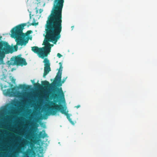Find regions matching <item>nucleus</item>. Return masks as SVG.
<instances>
[{
  "label": "nucleus",
  "instance_id": "nucleus-1",
  "mask_svg": "<svg viewBox=\"0 0 157 157\" xmlns=\"http://www.w3.org/2000/svg\"><path fill=\"white\" fill-rule=\"evenodd\" d=\"M64 0H54L53 8L49 15L45 26V39L43 44L44 46L39 48L37 46L32 47V50L37 54L42 59L47 56L51 52L53 44L49 42L56 44L61 37L62 30V10Z\"/></svg>",
  "mask_w": 157,
  "mask_h": 157
},
{
  "label": "nucleus",
  "instance_id": "nucleus-8",
  "mask_svg": "<svg viewBox=\"0 0 157 157\" xmlns=\"http://www.w3.org/2000/svg\"><path fill=\"white\" fill-rule=\"evenodd\" d=\"M43 62L44 63V71L43 77H45V76L51 71L50 64L49 60L47 58H45Z\"/></svg>",
  "mask_w": 157,
  "mask_h": 157
},
{
  "label": "nucleus",
  "instance_id": "nucleus-18",
  "mask_svg": "<svg viewBox=\"0 0 157 157\" xmlns=\"http://www.w3.org/2000/svg\"><path fill=\"white\" fill-rule=\"evenodd\" d=\"M43 11V10L42 9H40L39 10V13H41Z\"/></svg>",
  "mask_w": 157,
  "mask_h": 157
},
{
  "label": "nucleus",
  "instance_id": "nucleus-7",
  "mask_svg": "<svg viewBox=\"0 0 157 157\" xmlns=\"http://www.w3.org/2000/svg\"><path fill=\"white\" fill-rule=\"evenodd\" d=\"M7 63L9 65L21 66L26 65L27 64L25 59L21 57L20 55L12 57Z\"/></svg>",
  "mask_w": 157,
  "mask_h": 157
},
{
  "label": "nucleus",
  "instance_id": "nucleus-23",
  "mask_svg": "<svg viewBox=\"0 0 157 157\" xmlns=\"http://www.w3.org/2000/svg\"><path fill=\"white\" fill-rule=\"evenodd\" d=\"M15 80L14 79H13V82H15Z\"/></svg>",
  "mask_w": 157,
  "mask_h": 157
},
{
  "label": "nucleus",
  "instance_id": "nucleus-10",
  "mask_svg": "<svg viewBox=\"0 0 157 157\" xmlns=\"http://www.w3.org/2000/svg\"><path fill=\"white\" fill-rule=\"evenodd\" d=\"M16 88L14 87L11 89H9L7 90L6 92V94L10 96H12L14 95L16 93Z\"/></svg>",
  "mask_w": 157,
  "mask_h": 157
},
{
  "label": "nucleus",
  "instance_id": "nucleus-12",
  "mask_svg": "<svg viewBox=\"0 0 157 157\" xmlns=\"http://www.w3.org/2000/svg\"><path fill=\"white\" fill-rule=\"evenodd\" d=\"M41 84L42 85L45 87H48L50 85L49 82L47 81H42Z\"/></svg>",
  "mask_w": 157,
  "mask_h": 157
},
{
  "label": "nucleus",
  "instance_id": "nucleus-14",
  "mask_svg": "<svg viewBox=\"0 0 157 157\" xmlns=\"http://www.w3.org/2000/svg\"><path fill=\"white\" fill-rule=\"evenodd\" d=\"M34 86L36 88H39L40 86L41 85L38 82L37 83H34L33 84Z\"/></svg>",
  "mask_w": 157,
  "mask_h": 157
},
{
  "label": "nucleus",
  "instance_id": "nucleus-9",
  "mask_svg": "<svg viewBox=\"0 0 157 157\" xmlns=\"http://www.w3.org/2000/svg\"><path fill=\"white\" fill-rule=\"evenodd\" d=\"M59 68L58 69V71L57 73V75L54 79V83H56L57 82L60 81L61 78V75L63 67L62 66V63L59 62Z\"/></svg>",
  "mask_w": 157,
  "mask_h": 157
},
{
  "label": "nucleus",
  "instance_id": "nucleus-4",
  "mask_svg": "<svg viewBox=\"0 0 157 157\" xmlns=\"http://www.w3.org/2000/svg\"><path fill=\"white\" fill-rule=\"evenodd\" d=\"M2 36H0V65L5 64L4 59L6 55L13 52V48L7 42L2 40Z\"/></svg>",
  "mask_w": 157,
  "mask_h": 157
},
{
  "label": "nucleus",
  "instance_id": "nucleus-17",
  "mask_svg": "<svg viewBox=\"0 0 157 157\" xmlns=\"http://www.w3.org/2000/svg\"><path fill=\"white\" fill-rule=\"evenodd\" d=\"M35 9L36 10V14H37L38 13V9H37V7H36Z\"/></svg>",
  "mask_w": 157,
  "mask_h": 157
},
{
  "label": "nucleus",
  "instance_id": "nucleus-5",
  "mask_svg": "<svg viewBox=\"0 0 157 157\" xmlns=\"http://www.w3.org/2000/svg\"><path fill=\"white\" fill-rule=\"evenodd\" d=\"M48 110L49 113L52 115H54L56 114L57 111H59L62 114H65L66 116L67 119L73 125L75 123L70 117L69 114L66 113V109L62 105H58L57 104L53 103V105L51 106L48 108Z\"/></svg>",
  "mask_w": 157,
  "mask_h": 157
},
{
  "label": "nucleus",
  "instance_id": "nucleus-27",
  "mask_svg": "<svg viewBox=\"0 0 157 157\" xmlns=\"http://www.w3.org/2000/svg\"><path fill=\"white\" fill-rule=\"evenodd\" d=\"M74 27V26H72L71 28H72V29H73V28Z\"/></svg>",
  "mask_w": 157,
  "mask_h": 157
},
{
  "label": "nucleus",
  "instance_id": "nucleus-16",
  "mask_svg": "<svg viewBox=\"0 0 157 157\" xmlns=\"http://www.w3.org/2000/svg\"><path fill=\"white\" fill-rule=\"evenodd\" d=\"M57 56L59 58H60L62 56L60 53H58L57 54Z\"/></svg>",
  "mask_w": 157,
  "mask_h": 157
},
{
  "label": "nucleus",
  "instance_id": "nucleus-2",
  "mask_svg": "<svg viewBox=\"0 0 157 157\" xmlns=\"http://www.w3.org/2000/svg\"><path fill=\"white\" fill-rule=\"evenodd\" d=\"M26 25V23L21 24L15 26L11 30L12 34L15 39L17 45L25 46L28 42L29 39L26 38V36L32 33V31H28L26 34L23 33V30Z\"/></svg>",
  "mask_w": 157,
  "mask_h": 157
},
{
  "label": "nucleus",
  "instance_id": "nucleus-15",
  "mask_svg": "<svg viewBox=\"0 0 157 157\" xmlns=\"http://www.w3.org/2000/svg\"><path fill=\"white\" fill-rule=\"evenodd\" d=\"M33 21H33V23H32L30 25H33V26H36V25H38V22L36 23L34 19H33Z\"/></svg>",
  "mask_w": 157,
  "mask_h": 157
},
{
  "label": "nucleus",
  "instance_id": "nucleus-20",
  "mask_svg": "<svg viewBox=\"0 0 157 157\" xmlns=\"http://www.w3.org/2000/svg\"><path fill=\"white\" fill-rule=\"evenodd\" d=\"M80 105H78L77 106H75V107H76L77 108H78L80 107Z\"/></svg>",
  "mask_w": 157,
  "mask_h": 157
},
{
  "label": "nucleus",
  "instance_id": "nucleus-24",
  "mask_svg": "<svg viewBox=\"0 0 157 157\" xmlns=\"http://www.w3.org/2000/svg\"><path fill=\"white\" fill-rule=\"evenodd\" d=\"M5 108H4L3 109V110H2V111H4V110H5Z\"/></svg>",
  "mask_w": 157,
  "mask_h": 157
},
{
  "label": "nucleus",
  "instance_id": "nucleus-11",
  "mask_svg": "<svg viewBox=\"0 0 157 157\" xmlns=\"http://www.w3.org/2000/svg\"><path fill=\"white\" fill-rule=\"evenodd\" d=\"M47 134L46 133L44 130H43L41 132H40L39 134V138H44L45 137H48Z\"/></svg>",
  "mask_w": 157,
  "mask_h": 157
},
{
  "label": "nucleus",
  "instance_id": "nucleus-19",
  "mask_svg": "<svg viewBox=\"0 0 157 157\" xmlns=\"http://www.w3.org/2000/svg\"><path fill=\"white\" fill-rule=\"evenodd\" d=\"M14 48L15 49V51H17V47L14 46Z\"/></svg>",
  "mask_w": 157,
  "mask_h": 157
},
{
  "label": "nucleus",
  "instance_id": "nucleus-22",
  "mask_svg": "<svg viewBox=\"0 0 157 157\" xmlns=\"http://www.w3.org/2000/svg\"><path fill=\"white\" fill-rule=\"evenodd\" d=\"M37 157H43V155L40 156L38 155V156Z\"/></svg>",
  "mask_w": 157,
  "mask_h": 157
},
{
  "label": "nucleus",
  "instance_id": "nucleus-6",
  "mask_svg": "<svg viewBox=\"0 0 157 157\" xmlns=\"http://www.w3.org/2000/svg\"><path fill=\"white\" fill-rule=\"evenodd\" d=\"M67 77L64 78L62 81L61 80L60 81L54 83V81L52 83V84L54 86V89H53V92L55 93L54 94V97L61 98L62 99H64V95L61 87L59 88L57 87L56 86L59 87L61 86L62 84L65 81Z\"/></svg>",
  "mask_w": 157,
  "mask_h": 157
},
{
  "label": "nucleus",
  "instance_id": "nucleus-13",
  "mask_svg": "<svg viewBox=\"0 0 157 157\" xmlns=\"http://www.w3.org/2000/svg\"><path fill=\"white\" fill-rule=\"evenodd\" d=\"M19 88L23 89H27V86L25 85H20L19 86Z\"/></svg>",
  "mask_w": 157,
  "mask_h": 157
},
{
  "label": "nucleus",
  "instance_id": "nucleus-21",
  "mask_svg": "<svg viewBox=\"0 0 157 157\" xmlns=\"http://www.w3.org/2000/svg\"><path fill=\"white\" fill-rule=\"evenodd\" d=\"M31 81L32 82V83L34 84V80H31Z\"/></svg>",
  "mask_w": 157,
  "mask_h": 157
},
{
  "label": "nucleus",
  "instance_id": "nucleus-26",
  "mask_svg": "<svg viewBox=\"0 0 157 157\" xmlns=\"http://www.w3.org/2000/svg\"><path fill=\"white\" fill-rule=\"evenodd\" d=\"M74 27V26H72L71 28H72V29H73V28Z\"/></svg>",
  "mask_w": 157,
  "mask_h": 157
},
{
  "label": "nucleus",
  "instance_id": "nucleus-3",
  "mask_svg": "<svg viewBox=\"0 0 157 157\" xmlns=\"http://www.w3.org/2000/svg\"><path fill=\"white\" fill-rule=\"evenodd\" d=\"M25 142H28V141L25 139H23V142L20 144L19 147L15 151L11 153L8 157H18L19 153H22L23 157H35L36 153L33 149L35 147L34 145L33 144H31L30 145L31 149L28 148L25 151L23 152L21 150V149L24 148V145ZM0 155H1V153H0Z\"/></svg>",
  "mask_w": 157,
  "mask_h": 157
},
{
  "label": "nucleus",
  "instance_id": "nucleus-25",
  "mask_svg": "<svg viewBox=\"0 0 157 157\" xmlns=\"http://www.w3.org/2000/svg\"><path fill=\"white\" fill-rule=\"evenodd\" d=\"M42 152H43V151H41V152H40V153H42Z\"/></svg>",
  "mask_w": 157,
  "mask_h": 157
}]
</instances>
